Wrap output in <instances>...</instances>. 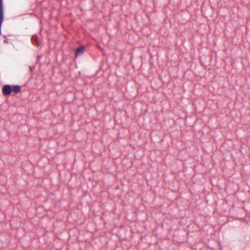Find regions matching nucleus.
I'll list each match as a JSON object with an SVG mask.
<instances>
[{
	"label": "nucleus",
	"mask_w": 250,
	"mask_h": 250,
	"mask_svg": "<svg viewBox=\"0 0 250 250\" xmlns=\"http://www.w3.org/2000/svg\"><path fill=\"white\" fill-rule=\"evenodd\" d=\"M21 87L18 85H5L2 88L3 94H10L11 92L19 93L21 92Z\"/></svg>",
	"instance_id": "1"
},
{
	"label": "nucleus",
	"mask_w": 250,
	"mask_h": 250,
	"mask_svg": "<svg viewBox=\"0 0 250 250\" xmlns=\"http://www.w3.org/2000/svg\"><path fill=\"white\" fill-rule=\"evenodd\" d=\"M32 40H33V41H34V42H36L37 46H38L40 44V40H39V38L37 37V36H36L35 35L33 36L32 37Z\"/></svg>",
	"instance_id": "3"
},
{
	"label": "nucleus",
	"mask_w": 250,
	"mask_h": 250,
	"mask_svg": "<svg viewBox=\"0 0 250 250\" xmlns=\"http://www.w3.org/2000/svg\"><path fill=\"white\" fill-rule=\"evenodd\" d=\"M84 51V47L83 46H81L78 48H77L75 51L76 56L77 57L80 56L83 53Z\"/></svg>",
	"instance_id": "2"
}]
</instances>
